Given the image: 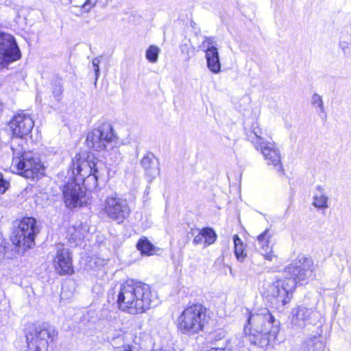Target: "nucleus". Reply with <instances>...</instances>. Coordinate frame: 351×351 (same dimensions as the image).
Returning <instances> with one entry per match:
<instances>
[{"label":"nucleus","mask_w":351,"mask_h":351,"mask_svg":"<svg viewBox=\"0 0 351 351\" xmlns=\"http://www.w3.org/2000/svg\"><path fill=\"white\" fill-rule=\"evenodd\" d=\"M34 125V122L32 118L25 113L15 115L10 122V128L13 134L20 138L29 134Z\"/></svg>","instance_id":"dca6fc26"},{"label":"nucleus","mask_w":351,"mask_h":351,"mask_svg":"<svg viewBox=\"0 0 351 351\" xmlns=\"http://www.w3.org/2000/svg\"><path fill=\"white\" fill-rule=\"evenodd\" d=\"M324 343L321 337L314 336L309 338L304 344V351H324Z\"/></svg>","instance_id":"aec40b11"},{"label":"nucleus","mask_w":351,"mask_h":351,"mask_svg":"<svg viewBox=\"0 0 351 351\" xmlns=\"http://www.w3.org/2000/svg\"><path fill=\"white\" fill-rule=\"evenodd\" d=\"M53 265L60 275L73 273L69 251L62 244L59 243L56 245V255L53 259Z\"/></svg>","instance_id":"2eb2a0df"},{"label":"nucleus","mask_w":351,"mask_h":351,"mask_svg":"<svg viewBox=\"0 0 351 351\" xmlns=\"http://www.w3.org/2000/svg\"><path fill=\"white\" fill-rule=\"evenodd\" d=\"M313 261L304 256H298L285 269L289 278L278 279L269 288L271 304L277 309L288 304L297 283L306 280L313 275Z\"/></svg>","instance_id":"f257e3e1"},{"label":"nucleus","mask_w":351,"mask_h":351,"mask_svg":"<svg viewBox=\"0 0 351 351\" xmlns=\"http://www.w3.org/2000/svg\"><path fill=\"white\" fill-rule=\"evenodd\" d=\"M13 158L12 167L22 176L28 179L41 177L44 173V167L39 158L32 152H25L22 147H12Z\"/></svg>","instance_id":"423d86ee"},{"label":"nucleus","mask_w":351,"mask_h":351,"mask_svg":"<svg viewBox=\"0 0 351 351\" xmlns=\"http://www.w3.org/2000/svg\"><path fill=\"white\" fill-rule=\"evenodd\" d=\"M74 180L77 177L87 176L95 171V169H103L104 164L92 154L83 152L74 157L72 160Z\"/></svg>","instance_id":"9d476101"},{"label":"nucleus","mask_w":351,"mask_h":351,"mask_svg":"<svg viewBox=\"0 0 351 351\" xmlns=\"http://www.w3.org/2000/svg\"><path fill=\"white\" fill-rule=\"evenodd\" d=\"M73 236V239L74 240H80L82 239V237L80 235L77 234H74Z\"/></svg>","instance_id":"e433bc0d"},{"label":"nucleus","mask_w":351,"mask_h":351,"mask_svg":"<svg viewBox=\"0 0 351 351\" xmlns=\"http://www.w3.org/2000/svg\"><path fill=\"white\" fill-rule=\"evenodd\" d=\"M233 241L234 244V254L239 261L243 262L246 256V254H244L243 243L237 234L233 236Z\"/></svg>","instance_id":"4be33fe9"},{"label":"nucleus","mask_w":351,"mask_h":351,"mask_svg":"<svg viewBox=\"0 0 351 351\" xmlns=\"http://www.w3.org/2000/svg\"><path fill=\"white\" fill-rule=\"evenodd\" d=\"M272 234L269 229H266L263 232L257 237V242L258 245L265 252L269 248L270 239Z\"/></svg>","instance_id":"5701e85b"},{"label":"nucleus","mask_w":351,"mask_h":351,"mask_svg":"<svg viewBox=\"0 0 351 351\" xmlns=\"http://www.w3.org/2000/svg\"><path fill=\"white\" fill-rule=\"evenodd\" d=\"M99 62H100V60L98 58H94L92 61V64L94 67L95 74V84H97V81L99 76Z\"/></svg>","instance_id":"7c9ffc66"},{"label":"nucleus","mask_w":351,"mask_h":351,"mask_svg":"<svg viewBox=\"0 0 351 351\" xmlns=\"http://www.w3.org/2000/svg\"><path fill=\"white\" fill-rule=\"evenodd\" d=\"M9 183L3 178V175L0 173V193H3L8 188Z\"/></svg>","instance_id":"2f4dec72"},{"label":"nucleus","mask_w":351,"mask_h":351,"mask_svg":"<svg viewBox=\"0 0 351 351\" xmlns=\"http://www.w3.org/2000/svg\"><path fill=\"white\" fill-rule=\"evenodd\" d=\"M117 351H138V349L131 345H123L118 348Z\"/></svg>","instance_id":"72a5a7b5"},{"label":"nucleus","mask_w":351,"mask_h":351,"mask_svg":"<svg viewBox=\"0 0 351 351\" xmlns=\"http://www.w3.org/2000/svg\"><path fill=\"white\" fill-rule=\"evenodd\" d=\"M291 351H300L298 348H294L291 350Z\"/></svg>","instance_id":"58836bf2"},{"label":"nucleus","mask_w":351,"mask_h":351,"mask_svg":"<svg viewBox=\"0 0 351 351\" xmlns=\"http://www.w3.org/2000/svg\"><path fill=\"white\" fill-rule=\"evenodd\" d=\"M254 136L251 138V142L254 145V141L257 139L260 140L261 143H266L267 141L261 136L262 131L258 128H254L253 129Z\"/></svg>","instance_id":"c756f323"},{"label":"nucleus","mask_w":351,"mask_h":351,"mask_svg":"<svg viewBox=\"0 0 351 351\" xmlns=\"http://www.w3.org/2000/svg\"><path fill=\"white\" fill-rule=\"evenodd\" d=\"M254 147L256 150L261 151L268 165H273L280 176L284 173L281 155L275 143L269 141L261 143L257 139L254 141Z\"/></svg>","instance_id":"f8f14e48"},{"label":"nucleus","mask_w":351,"mask_h":351,"mask_svg":"<svg viewBox=\"0 0 351 351\" xmlns=\"http://www.w3.org/2000/svg\"><path fill=\"white\" fill-rule=\"evenodd\" d=\"M202 231L204 235V247H207L215 243L217 239V235L212 228H204Z\"/></svg>","instance_id":"393cba45"},{"label":"nucleus","mask_w":351,"mask_h":351,"mask_svg":"<svg viewBox=\"0 0 351 351\" xmlns=\"http://www.w3.org/2000/svg\"><path fill=\"white\" fill-rule=\"evenodd\" d=\"M100 213L107 219L121 224L129 217L131 209L126 199L117 193L107 195L101 204Z\"/></svg>","instance_id":"6e6552de"},{"label":"nucleus","mask_w":351,"mask_h":351,"mask_svg":"<svg viewBox=\"0 0 351 351\" xmlns=\"http://www.w3.org/2000/svg\"><path fill=\"white\" fill-rule=\"evenodd\" d=\"M141 163L150 181L159 174V162L152 154L145 155L142 158Z\"/></svg>","instance_id":"f3484780"},{"label":"nucleus","mask_w":351,"mask_h":351,"mask_svg":"<svg viewBox=\"0 0 351 351\" xmlns=\"http://www.w3.org/2000/svg\"><path fill=\"white\" fill-rule=\"evenodd\" d=\"M40 232L37 221L34 217H23L17 223L11 236L12 243H0V261L12 259L16 255H23L25 252L35 245V238Z\"/></svg>","instance_id":"7ed1b4c3"},{"label":"nucleus","mask_w":351,"mask_h":351,"mask_svg":"<svg viewBox=\"0 0 351 351\" xmlns=\"http://www.w3.org/2000/svg\"><path fill=\"white\" fill-rule=\"evenodd\" d=\"M157 300V295L149 285L132 280L120 285L117 295L119 309L130 315L145 313L156 305Z\"/></svg>","instance_id":"f03ea898"},{"label":"nucleus","mask_w":351,"mask_h":351,"mask_svg":"<svg viewBox=\"0 0 351 351\" xmlns=\"http://www.w3.org/2000/svg\"><path fill=\"white\" fill-rule=\"evenodd\" d=\"M136 247L142 254L147 255L152 254L154 250V245L145 237L141 239L138 241Z\"/></svg>","instance_id":"b1692460"},{"label":"nucleus","mask_w":351,"mask_h":351,"mask_svg":"<svg viewBox=\"0 0 351 351\" xmlns=\"http://www.w3.org/2000/svg\"><path fill=\"white\" fill-rule=\"evenodd\" d=\"M323 189L320 186H317V192L314 194L313 204L318 208L328 207V197L324 194Z\"/></svg>","instance_id":"412c9836"},{"label":"nucleus","mask_w":351,"mask_h":351,"mask_svg":"<svg viewBox=\"0 0 351 351\" xmlns=\"http://www.w3.org/2000/svg\"><path fill=\"white\" fill-rule=\"evenodd\" d=\"M322 318L321 313L313 308L300 306L292 311L291 324L299 328L308 324L315 325Z\"/></svg>","instance_id":"ddd939ff"},{"label":"nucleus","mask_w":351,"mask_h":351,"mask_svg":"<svg viewBox=\"0 0 351 351\" xmlns=\"http://www.w3.org/2000/svg\"><path fill=\"white\" fill-rule=\"evenodd\" d=\"M178 330L183 335H195L204 330L207 323L206 309L200 304L185 308L177 320Z\"/></svg>","instance_id":"39448f33"},{"label":"nucleus","mask_w":351,"mask_h":351,"mask_svg":"<svg viewBox=\"0 0 351 351\" xmlns=\"http://www.w3.org/2000/svg\"><path fill=\"white\" fill-rule=\"evenodd\" d=\"M27 351H47L58 332L52 326L29 324L25 328Z\"/></svg>","instance_id":"0eeeda50"},{"label":"nucleus","mask_w":351,"mask_h":351,"mask_svg":"<svg viewBox=\"0 0 351 351\" xmlns=\"http://www.w3.org/2000/svg\"><path fill=\"white\" fill-rule=\"evenodd\" d=\"M160 49L156 46H150L146 51L147 59L152 63L156 62L158 60Z\"/></svg>","instance_id":"a878e982"},{"label":"nucleus","mask_w":351,"mask_h":351,"mask_svg":"<svg viewBox=\"0 0 351 351\" xmlns=\"http://www.w3.org/2000/svg\"><path fill=\"white\" fill-rule=\"evenodd\" d=\"M104 171V167L101 169H95V171L91 174L84 177H77V179L75 180L80 184L81 183L82 184V186L84 188V190L93 191L97 188V180L102 176Z\"/></svg>","instance_id":"a211bd4d"},{"label":"nucleus","mask_w":351,"mask_h":351,"mask_svg":"<svg viewBox=\"0 0 351 351\" xmlns=\"http://www.w3.org/2000/svg\"><path fill=\"white\" fill-rule=\"evenodd\" d=\"M117 139L112 125L109 123H102L87 134L86 142L88 147L101 151L107 149L108 145Z\"/></svg>","instance_id":"1a4fd4ad"},{"label":"nucleus","mask_w":351,"mask_h":351,"mask_svg":"<svg viewBox=\"0 0 351 351\" xmlns=\"http://www.w3.org/2000/svg\"><path fill=\"white\" fill-rule=\"evenodd\" d=\"M95 1L94 2H92L91 0H87L86 1V3H84V7H86V6H89L90 8L93 6L95 5Z\"/></svg>","instance_id":"c9c22d12"},{"label":"nucleus","mask_w":351,"mask_h":351,"mask_svg":"<svg viewBox=\"0 0 351 351\" xmlns=\"http://www.w3.org/2000/svg\"><path fill=\"white\" fill-rule=\"evenodd\" d=\"M244 331L252 344L264 348L276 341L278 322L267 308H261L250 313Z\"/></svg>","instance_id":"20e7f679"},{"label":"nucleus","mask_w":351,"mask_h":351,"mask_svg":"<svg viewBox=\"0 0 351 351\" xmlns=\"http://www.w3.org/2000/svg\"><path fill=\"white\" fill-rule=\"evenodd\" d=\"M21 57V51L15 38L8 33L0 31V67H5L19 60Z\"/></svg>","instance_id":"9b49d317"},{"label":"nucleus","mask_w":351,"mask_h":351,"mask_svg":"<svg viewBox=\"0 0 351 351\" xmlns=\"http://www.w3.org/2000/svg\"><path fill=\"white\" fill-rule=\"evenodd\" d=\"M66 205L70 208L82 206L85 203V190L75 180L67 183L63 191Z\"/></svg>","instance_id":"4468645a"},{"label":"nucleus","mask_w":351,"mask_h":351,"mask_svg":"<svg viewBox=\"0 0 351 351\" xmlns=\"http://www.w3.org/2000/svg\"><path fill=\"white\" fill-rule=\"evenodd\" d=\"M311 103L315 107H318L321 112H324L323 101L320 95L315 93L312 97Z\"/></svg>","instance_id":"c85d7f7f"},{"label":"nucleus","mask_w":351,"mask_h":351,"mask_svg":"<svg viewBox=\"0 0 351 351\" xmlns=\"http://www.w3.org/2000/svg\"><path fill=\"white\" fill-rule=\"evenodd\" d=\"M205 58L208 69L213 73H219L221 71V63L218 49L208 51Z\"/></svg>","instance_id":"6ab92c4d"},{"label":"nucleus","mask_w":351,"mask_h":351,"mask_svg":"<svg viewBox=\"0 0 351 351\" xmlns=\"http://www.w3.org/2000/svg\"><path fill=\"white\" fill-rule=\"evenodd\" d=\"M204 241V235L202 234V231L201 230L197 235H196L193 241V243L195 245L201 244Z\"/></svg>","instance_id":"473e14b6"},{"label":"nucleus","mask_w":351,"mask_h":351,"mask_svg":"<svg viewBox=\"0 0 351 351\" xmlns=\"http://www.w3.org/2000/svg\"><path fill=\"white\" fill-rule=\"evenodd\" d=\"M62 91L63 88L60 80H56L53 84L52 93L57 101L61 99Z\"/></svg>","instance_id":"cd10ccee"},{"label":"nucleus","mask_w":351,"mask_h":351,"mask_svg":"<svg viewBox=\"0 0 351 351\" xmlns=\"http://www.w3.org/2000/svg\"><path fill=\"white\" fill-rule=\"evenodd\" d=\"M3 103L1 102V101L0 100V114L1 113V112L3 111Z\"/></svg>","instance_id":"4c0bfd02"},{"label":"nucleus","mask_w":351,"mask_h":351,"mask_svg":"<svg viewBox=\"0 0 351 351\" xmlns=\"http://www.w3.org/2000/svg\"><path fill=\"white\" fill-rule=\"evenodd\" d=\"M199 47L202 51H205L206 54H207V52L210 50H217V48L215 47V42L213 40V38L206 36L204 37V40Z\"/></svg>","instance_id":"bb28decb"},{"label":"nucleus","mask_w":351,"mask_h":351,"mask_svg":"<svg viewBox=\"0 0 351 351\" xmlns=\"http://www.w3.org/2000/svg\"><path fill=\"white\" fill-rule=\"evenodd\" d=\"M264 256L267 260H269V261H272L273 258L276 257V256L274 254H273L272 253H270V252H266V254H264Z\"/></svg>","instance_id":"f704fd0d"}]
</instances>
